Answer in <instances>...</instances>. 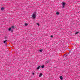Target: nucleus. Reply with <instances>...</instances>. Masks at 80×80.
I'll list each match as a JSON object with an SVG mask.
<instances>
[{
  "mask_svg": "<svg viewBox=\"0 0 80 80\" xmlns=\"http://www.w3.org/2000/svg\"><path fill=\"white\" fill-rule=\"evenodd\" d=\"M70 53V52H69V54Z\"/></svg>",
  "mask_w": 80,
  "mask_h": 80,
  "instance_id": "nucleus-20",
  "label": "nucleus"
},
{
  "mask_svg": "<svg viewBox=\"0 0 80 80\" xmlns=\"http://www.w3.org/2000/svg\"><path fill=\"white\" fill-rule=\"evenodd\" d=\"M37 25H38V26H39V24L38 23H37Z\"/></svg>",
  "mask_w": 80,
  "mask_h": 80,
  "instance_id": "nucleus-15",
  "label": "nucleus"
},
{
  "mask_svg": "<svg viewBox=\"0 0 80 80\" xmlns=\"http://www.w3.org/2000/svg\"><path fill=\"white\" fill-rule=\"evenodd\" d=\"M40 68V66H39L37 68V70H38V69H39Z\"/></svg>",
  "mask_w": 80,
  "mask_h": 80,
  "instance_id": "nucleus-7",
  "label": "nucleus"
},
{
  "mask_svg": "<svg viewBox=\"0 0 80 80\" xmlns=\"http://www.w3.org/2000/svg\"><path fill=\"white\" fill-rule=\"evenodd\" d=\"M32 17L33 18L35 19V13H34L32 16Z\"/></svg>",
  "mask_w": 80,
  "mask_h": 80,
  "instance_id": "nucleus-3",
  "label": "nucleus"
},
{
  "mask_svg": "<svg viewBox=\"0 0 80 80\" xmlns=\"http://www.w3.org/2000/svg\"><path fill=\"white\" fill-rule=\"evenodd\" d=\"M12 28H14V26H12Z\"/></svg>",
  "mask_w": 80,
  "mask_h": 80,
  "instance_id": "nucleus-18",
  "label": "nucleus"
},
{
  "mask_svg": "<svg viewBox=\"0 0 80 80\" xmlns=\"http://www.w3.org/2000/svg\"><path fill=\"white\" fill-rule=\"evenodd\" d=\"M50 62V59H48V61H46V62L45 63V64H46H46H47V63H49Z\"/></svg>",
  "mask_w": 80,
  "mask_h": 80,
  "instance_id": "nucleus-2",
  "label": "nucleus"
},
{
  "mask_svg": "<svg viewBox=\"0 0 80 80\" xmlns=\"http://www.w3.org/2000/svg\"><path fill=\"white\" fill-rule=\"evenodd\" d=\"M78 32H77L75 33L76 34H78Z\"/></svg>",
  "mask_w": 80,
  "mask_h": 80,
  "instance_id": "nucleus-13",
  "label": "nucleus"
},
{
  "mask_svg": "<svg viewBox=\"0 0 80 80\" xmlns=\"http://www.w3.org/2000/svg\"><path fill=\"white\" fill-rule=\"evenodd\" d=\"M34 73H32V74L33 75H34Z\"/></svg>",
  "mask_w": 80,
  "mask_h": 80,
  "instance_id": "nucleus-17",
  "label": "nucleus"
},
{
  "mask_svg": "<svg viewBox=\"0 0 80 80\" xmlns=\"http://www.w3.org/2000/svg\"><path fill=\"white\" fill-rule=\"evenodd\" d=\"M9 31V32H10V31H11V32H13V30H11V28H9L8 29Z\"/></svg>",
  "mask_w": 80,
  "mask_h": 80,
  "instance_id": "nucleus-4",
  "label": "nucleus"
},
{
  "mask_svg": "<svg viewBox=\"0 0 80 80\" xmlns=\"http://www.w3.org/2000/svg\"><path fill=\"white\" fill-rule=\"evenodd\" d=\"M41 76H42V73H40L39 75V77H41Z\"/></svg>",
  "mask_w": 80,
  "mask_h": 80,
  "instance_id": "nucleus-6",
  "label": "nucleus"
},
{
  "mask_svg": "<svg viewBox=\"0 0 80 80\" xmlns=\"http://www.w3.org/2000/svg\"><path fill=\"white\" fill-rule=\"evenodd\" d=\"M5 9V8H4L3 7H2V8H1V10H4V9Z\"/></svg>",
  "mask_w": 80,
  "mask_h": 80,
  "instance_id": "nucleus-5",
  "label": "nucleus"
},
{
  "mask_svg": "<svg viewBox=\"0 0 80 80\" xmlns=\"http://www.w3.org/2000/svg\"><path fill=\"white\" fill-rule=\"evenodd\" d=\"M27 25H28V24H27L25 23V26H27Z\"/></svg>",
  "mask_w": 80,
  "mask_h": 80,
  "instance_id": "nucleus-12",
  "label": "nucleus"
},
{
  "mask_svg": "<svg viewBox=\"0 0 80 80\" xmlns=\"http://www.w3.org/2000/svg\"><path fill=\"white\" fill-rule=\"evenodd\" d=\"M41 68H44V65H42L41 66Z\"/></svg>",
  "mask_w": 80,
  "mask_h": 80,
  "instance_id": "nucleus-11",
  "label": "nucleus"
},
{
  "mask_svg": "<svg viewBox=\"0 0 80 80\" xmlns=\"http://www.w3.org/2000/svg\"><path fill=\"white\" fill-rule=\"evenodd\" d=\"M51 37L52 38H53V36H51Z\"/></svg>",
  "mask_w": 80,
  "mask_h": 80,
  "instance_id": "nucleus-16",
  "label": "nucleus"
},
{
  "mask_svg": "<svg viewBox=\"0 0 80 80\" xmlns=\"http://www.w3.org/2000/svg\"><path fill=\"white\" fill-rule=\"evenodd\" d=\"M5 38L6 39H7V37H5Z\"/></svg>",
  "mask_w": 80,
  "mask_h": 80,
  "instance_id": "nucleus-19",
  "label": "nucleus"
},
{
  "mask_svg": "<svg viewBox=\"0 0 80 80\" xmlns=\"http://www.w3.org/2000/svg\"><path fill=\"white\" fill-rule=\"evenodd\" d=\"M6 42H7V40H6L4 41V43H6Z\"/></svg>",
  "mask_w": 80,
  "mask_h": 80,
  "instance_id": "nucleus-10",
  "label": "nucleus"
},
{
  "mask_svg": "<svg viewBox=\"0 0 80 80\" xmlns=\"http://www.w3.org/2000/svg\"><path fill=\"white\" fill-rule=\"evenodd\" d=\"M57 15H59L60 14V13L58 12H57L56 13Z\"/></svg>",
  "mask_w": 80,
  "mask_h": 80,
  "instance_id": "nucleus-9",
  "label": "nucleus"
},
{
  "mask_svg": "<svg viewBox=\"0 0 80 80\" xmlns=\"http://www.w3.org/2000/svg\"><path fill=\"white\" fill-rule=\"evenodd\" d=\"M62 8H65V2H62Z\"/></svg>",
  "mask_w": 80,
  "mask_h": 80,
  "instance_id": "nucleus-1",
  "label": "nucleus"
},
{
  "mask_svg": "<svg viewBox=\"0 0 80 80\" xmlns=\"http://www.w3.org/2000/svg\"><path fill=\"white\" fill-rule=\"evenodd\" d=\"M39 51H40V52H42V50H40Z\"/></svg>",
  "mask_w": 80,
  "mask_h": 80,
  "instance_id": "nucleus-14",
  "label": "nucleus"
},
{
  "mask_svg": "<svg viewBox=\"0 0 80 80\" xmlns=\"http://www.w3.org/2000/svg\"><path fill=\"white\" fill-rule=\"evenodd\" d=\"M60 79H61V80H62V79H63V78L62 77V76L60 77Z\"/></svg>",
  "mask_w": 80,
  "mask_h": 80,
  "instance_id": "nucleus-8",
  "label": "nucleus"
}]
</instances>
